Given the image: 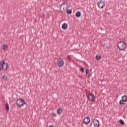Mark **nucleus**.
<instances>
[{
  "instance_id": "nucleus-26",
  "label": "nucleus",
  "mask_w": 127,
  "mask_h": 127,
  "mask_svg": "<svg viewBox=\"0 0 127 127\" xmlns=\"http://www.w3.org/2000/svg\"><path fill=\"white\" fill-rule=\"evenodd\" d=\"M70 58V57H68V59H69Z\"/></svg>"
},
{
  "instance_id": "nucleus-9",
  "label": "nucleus",
  "mask_w": 127,
  "mask_h": 127,
  "mask_svg": "<svg viewBox=\"0 0 127 127\" xmlns=\"http://www.w3.org/2000/svg\"><path fill=\"white\" fill-rule=\"evenodd\" d=\"M91 120H90V118L86 117L84 118L83 119V123L85 125H88V124H90Z\"/></svg>"
},
{
  "instance_id": "nucleus-19",
  "label": "nucleus",
  "mask_w": 127,
  "mask_h": 127,
  "mask_svg": "<svg viewBox=\"0 0 127 127\" xmlns=\"http://www.w3.org/2000/svg\"><path fill=\"white\" fill-rule=\"evenodd\" d=\"M119 123L121 124V125H125V122H124L123 120H122V119H121V120L119 121Z\"/></svg>"
},
{
  "instance_id": "nucleus-15",
  "label": "nucleus",
  "mask_w": 127,
  "mask_h": 127,
  "mask_svg": "<svg viewBox=\"0 0 127 127\" xmlns=\"http://www.w3.org/2000/svg\"><path fill=\"white\" fill-rule=\"evenodd\" d=\"M5 110L7 113H8V111H9V105L8 103H6L5 105Z\"/></svg>"
},
{
  "instance_id": "nucleus-13",
  "label": "nucleus",
  "mask_w": 127,
  "mask_h": 127,
  "mask_svg": "<svg viewBox=\"0 0 127 127\" xmlns=\"http://www.w3.org/2000/svg\"><path fill=\"white\" fill-rule=\"evenodd\" d=\"M64 5H65V4L64 3H62L61 6V10L62 12H64V11H65V8L64 7Z\"/></svg>"
},
{
  "instance_id": "nucleus-6",
  "label": "nucleus",
  "mask_w": 127,
  "mask_h": 127,
  "mask_svg": "<svg viewBox=\"0 0 127 127\" xmlns=\"http://www.w3.org/2000/svg\"><path fill=\"white\" fill-rule=\"evenodd\" d=\"M0 62H1L2 69H3V70H7V64L4 62V60H2Z\"/></svg>"
},
{
  "instance_id": "nucleus-16",
  "label": "nucleus",
  "mask_w": 127,
  "mask_h": 127,
  "mask_svg": "<svg viewBox=\"0 0 127 127\" xmlns=\"http://www.w3.org/2000/svg\"><path fill=\"white\" fill-rule=\"evenodd\" d=\"M75 16L76 17H80L81 16V12L77 11L75 13Z\"/></svg>"
},
{
  "instance_id": "nucleus-12",
  "label": "nucleus",
  "mask_w": 127,
  "mask_h": 127,
  "mask_svg": "<svg viewBox=\"0 0 127 127\" xmlns=\"http://www.w3.org/2000/svg\"><path fill=\"white\" fill-rule=\"evenodd\" d=\"M57 113L58 115H61V114L63 113V109H62V108L58 109Z\"/></svg>"
},
{
  "instance_id": "nucleus-18",
  "label": "nucleus",
  "mask_w": 127,
  "mask_h": 127,
  "mask_svg": "<svg viewBox=\"0 0 127 127\" xmlns=\"http://www.w3.org/2000/svg\"><path fill=\"white\" fill-rule=\"evenodd\" d=\"M96 59L97 60H100L101 59V56L99 54H97L95 57Z\"/></svg>"
},
{
  "instance_id": "nucleus-14",
  "label": "nucleus",
  "mask_w": 127,
  "mask_h": 127,
  "mask_svg": "<svg viewBox=\"0 0 127 127\" xmlns=\"http://www.w3.org/2000/svg\"><path fill=\"white\" fill-rule=\"evenodd\" d=\"M7 48H8V46H7V45L6 44L3 45V48H2L3 50H4V51H6V50H7Z\"/></svg>"
},
{
  "instance_id": "nucleus-3",
  "label": "nucleus",
  "mask_w": 127,
  "mask_h": 127,
  "mask_svg": "<svg viewBox=\"0 0 127 127\" xmlns=\"http://www.w3.org/2000/svg\"><path fill=\"white\" fill-rule=\"evenodd\" d=\"M17 104L18 107H23L25 105V101L22 99H19L17 100Z\"/></svg>"
},
{
  "instance_id": "nucleus-21",
  "label": "nucleus",
  "mask_w": 127,
  "mask_h": 127,
  "mask_svg": "<svg viewBox=\"0 0 127 127\" xmlns=\"http://www.w3.org/2000/svg\"><path fill=\"white\" fill-rule=\"evenodd\" d=\"M80 71L81 72H83V73H85V70H84V68L83 67H81Z\"/></svg>"
},
{
  "instance_id": "nucleus-4",
  "label": "nucleus",
  "mask_w": 127,
  "mask_h": 127,
  "mask_svg": "<svg viewBox=\"0 0 127 127\" xmlns=\"http://www.w3.org/2000/svg\"><path fill=\"white\" fill-rule=\"evenodd\" d=\"M57 64L58 67H63L64 66V60L59 58L57 61Z\"/></svg>"
},
{
  "instance_id": "nucleus-11",
  "label": "nucleus",
  "mask_w": 127,
  "mask_h": 127,
  "mask_svg": "<svg viewBox=\"0 0 127 127\" xmlns=\"http://www.w3.org/2000/svg\"><path fill=\"white\" fill-rule=\"evenodd\" d=\"M62 28L64 30H66V29L68 28V24H67L66 23H64L62 24Z\"/></svg>"
},
{
  "instance_id": "nucleus-2",
  "label": "nucleus",
  "mask_w": 127,
  "mask_h": 127,
  "mask_svg": "<svg viewBox=\"0 0 127 127\" xmlns=\"http://www.w3.org/2000/svg\"><path fill=\"white\" fill-rule=\"evenodd\" d=\"M87 100L89 101V102H94L96 101V96L93 94V93H90L87 96Z\"/></svg>"
},
{
  "instance_id": "nucleus-17",
  "label": "nucleus",
  "mask_w": 127,
  "mask_h": 127,
  "mask_svg": "<svg viewBox=\"0 0 127 127\" xmlns=\"http://www.w3.org/2000/svg\"><path fill=\"white\" fill-rule=\"evenodd\" d=\"M2 79L4 81H6V79H7V76L5 75V74L3 75L2 76Z\"/></svg>"
},
{
  "instance_id": "nucleus-22",
  "label": "nucleus",
  "mask_w": 127,
  "mask_h": 127,
  "mask_svg": "<svg viewBox=\"0 0 127 127\" xmlns=\"http://www.w3.org/2000/svg\"><path fill=\"white\" fill-rule=\"evenodd\" d=\"M67 13L69 14L72 13V11H71V10H67Z\"/></svg>"
},
{
  "instance_id": "nucleus-8",
  "label": "nucleus",
  "mask_w": 127,
  "mask_h": 127,
  "mask_svg": "<svg viewBox=\"0 0 127 127\" xmlns=\"http://www.w3.org/2000/svg\"><path fill=\"white\" fill-rule=\"evenodd\" d=\"M111 44H104L103 45V49L104 51H108L109 50V48H111Z\"/></svg>"
},
{
  "instance_id": "nucleus-20",
  "label": "nucleus",
  "mask_w": 127,
  "mask_h": 127,
  "mask_svg": "<svg viewBox=\"0 0 127 127\" xmlns=\"http://www.w3.org/2000/svg\"><path fill=\"white\" fill-rule=\"evenodd\" d=\"M89 71H90V70H89V69H86V71H85L86 75H88V74H89Z\"/></svg>"
},
{
  "instance_id": "nucleus-25",
  "label": "nucleus",
  "mask_w": 127,
  "mask_h": 127,
  "mask_svg": "<svg viewBox=\"0 0 127 127\" xmlns=\"http://www.w3.org/2000/svg\"><path fill=\"white\" fill-rule=\"evenodd\" d=\"M53 116H54L55 118H56V114H53Z\"/></svg>"
},
{
  "instance_id": "nucleus-1",
  "label": "nucleus",
  "mask_w": 127,
  "mask_h": 127,
  "mask_svg": "<svg viewBox=\"0 0 127 127\" xmlns=\"http://www.w3.org/2000/svg\"><path fill=\"white\" fill-rule=\"evenodd\" d=\"M126 47H127V44H126V42L121 41L118 43V48L119 50H125L126 49Z\"/></svg>"
},
{
  "instance_id": "nucleus-5",
  "label": "nucleus",
  "mask_w": 127,
  "mask_h": 127,
  "mask_svg": "<svg viewBox=\"0 0 127 127\" xmlns=\"http://www.w3.org/2000/svg\"><path fill=\"white\" fill-rule=\"evenodd\" d=\"M97 5L99 8L103 9L106 6L105 2L104 1L100 0L97 3Z\"/></svg>"
},
{
  "instance_id": "nucleus-10",
  "label": "nucleus",
  "mask_w": 127,
  "mask_h": 127,
  "mask_svg": "<svg viewBox=\"0 0 127 127\" xmlns=\"http://www.w3.org/2000/svg\"><path fill=\"white\" fill-rule=\"evenodd\" d=\"M93 125L95 127H99L100 126V122L97 120H94Z\"/></svg>"
},
{
  "instance_id": "nucleus-23",
  "label": "nucleus",
  "mask_w": 127,
  "mask_h": 127,
  "mask_svg": "<svg viewBox=\"0 0 127 127\" xmlns=\"http://www.w3.org/2000/svg\"><path fill=\"white\" fill-rule=\"evenodd\" d=\"M2 70V66H1V63L0 62V71Z\"/></svg>"
},
{
  "instance_id": "nucleus-24",
  "label": "nucleus",
  "mask_w": 127,
  "mask_h": 127,
  "mask_svg": "<svg viewBox=\"0 0 127 127\" xmlns=\"http://www.w3.org/2000/svg\"><path fill=\"white\" fill-rule=\"evenodd\" d=\"M49 127H54L53 125L50 126Z\"/></svg>"
},
{
  "instance_id": "nucleus-7",
  "label": "nucleus",
  "mask_w": 127,
  "mask_h": 127,
  "mask_svg": "<svg viewBox=\"0 0 127 127\" xmlns=\"http://www.w3.org/2000/svg\"><path fill=\"white\" fill-rule=\"evenodd\" d=\"M126 102H127V96L124 95L122 97V100L120 101L119 104L120 105H125Z\"/></svg>"
}]
</instances>
